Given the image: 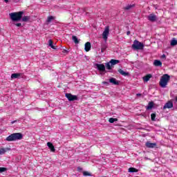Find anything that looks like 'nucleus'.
Segmentation results:
<instances>
[{"label": "nucleus", "instance_id": "obj_1", "mask_svg": "<svg viewBox=\"0 0 177 177\" xmlns=\"http://www.w3.org/2000/svg\"><path fill=\"white\" fill-rule=\"evenodd\" d=\"M23 15H24V11L15 12L9 14V17H10V20L13 21H20L21 18L24 17Z\"/></svg>", "mask_w": 177, "mask_h": 177}, {"label": "nucleus", "instance_id": "obj_2", "mask_svg": "<svg viewBox=\"0 0 177 177\" xmlns=\"http://www.w3.org/2000/svg\"><path fill=\"white\" fill-rule=\"evenodd\" d=\"M21 139H23V134L20 133H12L10 134V136H8L6 140L8 142H13L17 140H21Z\"/></svg>", "mask_w": 177, "mask_h": 177}, {"label": "nucleus", "instance_id": "obj_3", "mask_svg": "<svg viewBox=\"0 0 177 177\" xmlns=\"http://www.w3.org/2000/svg\"><path fill=\"white\" fill-rule=\"evenodd\" d=\"M169 80H170V76L167 74H165L160 79V82H159L160 86H161V88H165Z\"/></svg>", "mask_w": 177, "mask_h": 177}, {"label": "nucleus", "instance_id": "obj_4", "mask_svg": "<svg viewBox=\"0 0 177 177\" xmlns=\"http://www.w3.org/2000/svg\"><path fill=\"white\" fill-rule=\"evenodd\" d=\"M131 48L136 50H142L144 48V44H142V42L136 40L131 45Z\"/></svg>", "mask_w": 177, "mask_h": 177}, {"label": "nucleus", "instance_id": "obj_5", "mask_svg": "<svg viewBox=\"0 0 177 177\" xmlns=\"http://www.w3.org/2000/svg\"><path fill=\"white\" fill-rule=\"evenodd\" d=\"M65 97L68 100L69 102H75L78 100L77 95H73L71 93L65 94Z\"/></svg>", "mask_w": 177, "mask_h": 177}, {"label": "nucleus", "instance_id": "obj_6", "mask_svg": "<svg viewBox=\"0 0 177 177\" xmlns=\"http://www.w3.org/2000/svg\"><path fill=\"white\" fill-rule=\"evenodd\" d=\"M109 35V27L106 26L104 29V31H103V33H102V38L104 40V41H107L108 35Z\"/></svg>", "mask_w": 177, "mask_h": 177}, {"label": "nucleus", "instance_id": "obj_7", "mask_svg": "<svg viewBox=\"0 0 177 177\" xmlns=\"http://www.w3.org/2000/svg\"><path fill=\"white\" fill-rule=\"evenodd\" d=\"M95 67L97 68V70H98L100 72L104 73L106 71V67L103 64H95Z\"/></svg>", "mask_w": 177, "mask_h": 177}, {"label": "nucleus", "instance_id": "obj_8", "mask_svg": "<svg viewBox=\"0 0 177 177\" xmlns=\"http://www.w3.org/2000/svg\"><path fill=\"white\" fill-rule=\"evenodd\" d=\"M174 106V104H172L171 101H167V102H166V104H165L163 109L165 110L166 109H172V107Z\"/></svg>", "mask_w": 177, "mask_h": 177}, {"label": "nucleus", "instance_id": "obj_9", "mask_svg": "<svg viewBox=\"0 0 177 177\" xmlns=\"http://www.w3.org/2000/svg\"><path fill=\"white\" fill-rule=\"evenodd\" d=\"M148 20L149 21H151V22H155L157 20V17L156 15H155L154 14H150L148 16Z\"/></svg>", "mask_w": 177, "mask_h": 177}, {"label": "nucleus", "instance_id": "obj_10", "mask_svg": "<svg viewBox=\"0 0 177 177\" xmlns=\"http://www.w3.org/2000/svg\"><path fill=\"white\" fill-rule=\"evenodd\" d=\"M21 76H23V73H13L10 75V79L14 80V79H19Z\"/></svg>", "mask_w": 177, "mask_h": 177}, {"label": "nucleus", "instance_id": "obj_11", "mask_svg": "<svg viewBox=\"0 0 177 177\" xmlns=\"http://www.w3.org/2000/svg\"><path fill=\"white\" fill-rule=\"evenodd\" d=\"M109 83L112 84V85L114 86H118L119 85V81L117 80V79L112 77L109 79Z\"/></svg>", "mask_w": 177, "mask_h": 177}, {"label": "nucleus", "instance_id": "obj_12", "mask_svg": "<svg viewBox=\"0 0 177 177\" xmlns=\"http://www.w3.org/2000/svg\"><path fill=\"white\" fill-rule=\"evenodd\" d=\"M145 146L149 149H154L155 147H156V143H151L148 141L145 144Z\"/></svg>", "mask_w": 177, "mask_h": 177}, {"label": "nucleus", "instance_id": "obj_13", "mask_svg": "<svg viewBox=\"0 0 177 177\" xmlns=\"http://www.w3.org/2000/svg\"><path fill=\"white\" fill-rule=\"evenodd\" d=\"M91 50V43L87 41L84 44V51L88 52Z\"/></svg>", "mask_w": 177, "mask_h": 177}, {"label": "nucleus", "instance_id": "obj_14", "mask_svg": "<svg viewBox=\"0 0 177 177\" xmlns=\"http://www.w3.org/2000/svg\"><path fill=\"white\" fill-rule=\"evenodd\" d=\"M153 107H154V102H150L148 103V106H145V109H147V111H148L151 110Z\"/></svg>", "mask_w": 177, "mask_h": 177}, {"label": "nucleus", "instance_id": "obj_15", "mask_svg": "<svg viewBox=\"0 0 177 177\" xmlns=\"http://www.w3.org/2000/svg\"><path fill=\"white\" fill-rule=\"evenodd\" d=\"M118 73H119V74H120L121 75H123L124 77L129 76V73L125 72L122 69H118Z\"/></svg>", "mask_w": 177, "mask_h": 177}, {"label": "nucleus", "instance_id": "obj_16", "mask_svg": "<svg viewBox=\"0 0 177 177\" xmlns=\"http://www.w3.org/2000/svg\"><path fill=\"white\" fill-rule=\"evenodd\" d=\"M10 151V148H1L0 149V155H4L7 151Z\"/></svg>", "mask_w": 177, "mask_h": 177}, {"label": "nucleus", "instance_id": "obj_17", "mask_svg": "<svg viewBox=\"0 0 177 177\" xmlns=\"http://www.w3.org/2000/svg\"><path fill=\"white\" fill-rule=\"evenodd\" d=\"M47 145H48V149H50V151H51V152H55V147H54V145H53V143H51V142H48V143H47Z\"/></svg>", "mask_w": 177, "mask_h": 177}, {"label": "nucleus", "instance_id": "obj_18", "mask_svg": "<svg viewBox=\"0 0 177 177\" xmlns=\"http://www.w3.org/2000/svg\"><path fill=\"white\" fill-rule=\"evenodd\" d=\"M162 65V63L158 60V59H155V61H153V66L158 67V66H161Z\"/></svg>", "mask_w": 177, "mask_h": 177}, {"label": "nucleus", "instance_id": "obj_19", "mask_svg": "<svg viewBox=\"0 0 177 177\" xmlns=\"http://www.w3.org/2000/svg\"><path fill=\"white\" fill-rule=\"evenodd\" d=\"M106 64H111L112 66H115V64H119V60L118 59H111V61H109V62L106 63Z\"/></svg>", "mask_w": 177, "mask_h": 177}, {"label": "nucleus", "instance_id": "obj_20", "mask_svg": "<svg viewBox=\"0 0 177 177\" xmlns=\"http://www.w3.org/2000/svg\"><path fill=\"white\" fill-rule=\"evenodd\" d=\"M30 19V16H24V17H21L20 21H21L23 22H26V21H28Z\"/></svg>", "mask_w": 177, "mask_h": 177}, {"label": "nucleus", "instance_id": "obj_21", "mask_svg": "<svg viewBox=\"0 0 177 177\" xmlns=\"http://www.w3.org/2000/svg\"><path fill=\"white\" fill-rule=\"evenodd\" d=\"M151 77L152 76L151 74H148L145 75V77H142V80H144V82H148V81L150 80V78H151Z\"/></svg>", "mask_w": 177, "mask_h": 177}, {"label": "nucleus", "instance_id": "obj_22", "mask_svg": "<svg viewBox=\"0 0 177 177\" xmlns=\"http://www.w3.org/2000/svg\"><path fill=\"white\" fill-rule=\"evenodd\" d=\"M48 46H50V48H51L54 50H57L56 46H55L53 44V40H51V39H48Z\"/></svg>", "mask_w": 177, "mask_h": 177}, {"label": "nucleus", "instance_id": "obj_23", "mask_svg": "<svg viewBox=\"0 0 177 177\" xmlns=\"http://www.w3.org/2000/svg\"><path fill=\"white\" fill-rule=\"evenodd\" d=\"M138 171V170L135 167H130L129 169H128V172H130V173H136Z\"/></svg>", "mask_w": 177, "mask_h": 177}, {"label": "nucleus", "instance_id": "obj_24", "mask_svg": "<svg viewBox=\"0 0 177 177\" xmlns=\"http://www.w3.org/2000/svg\"><path fill=\"white\" fill-rule=\"evenodd\" d=\"M118 119L117 118H109V120H108V122H109V123L111 124H113L115 122H118Z\"/></svg>", "mask_w": 177, "mask_h": 177}, {"label": "nucleus", "instance_id": "obj_25", "mask_svg": "<svg viewBox=\"0 0 177 177\" xmlns=\"http://www.w3.org/2000/svg\"><path fill=\"white\" fill-rule=\"evenodd\" d=\"M72 41L75 43V44H78V39L76 36H72Z\"/></svg>", "mask_w": 177, "mask_h": 177}, {"label": "nucleus", "instance_id": "obj_26", "mask_svg": "<svg viewBox=\"0 0 177 177\" xmlns=\"http://www.w3.org/2000/svg\"><path fill=\"white\" fill-rule=\"evenodd\" d=\"M171 46H175L177 45V40L176 39H172L171 40L170 43Z\"/></svg>", "mask_w": 177, "mask_h": 177}, {"label": "nucleus", "instance_id": "obj_27", "mask_svg": "<svg viewBox=\"0 0 177 177\" xmlns=\"http://www.w3.org/2000/svg\"><path fill=\"white\" fill-rule=\"evenodd\" d=\"M55 19V17L53 16H48V19L46 20V22L50 23L52 21H53Z\"/></svg>", "mask_w": 177, "mask_h": 177}, {"label": "nucleus", "instance_id": "obj_28", "mask_svg": "<svg viewBox=\"0 0 177 177\" xmlns=\"http://www.w3.org/2000/svg\"><path fill=\"white\" fill-rule=\"evenodd\" d=\"M132 8H134V5H128L127 6L124 7V10H131Z\"/></svg>", "mask_w": 177, "mask_h": 177}, {"label": "nucleus", "instance_id": "obj_29", "mask_svg": "<svg viewBox=\"0 0 177 177\" xmlns=\"http://www.w3.org/2000/svg\"><path fill=\"white\" fill-rule=\"evenodd\" d=\"M112 64H109V63H106V70H111L112 69Z\"/></svg>", "mask_w": 177, "mask_h": 177}, {"label": "nucleus", "instance_id": "obj_30", "mask_svg": "<svg viewBox=\"0 0 177 177\" xmlns=\"http://www.w3.org/2000/svg\"><path fill=\"white\" fill-rule=\"evenodd\" d=\"M156 117V114L155 113H151V121L155 122V118Z\"/></svg>", "mask_w": 177, "mask_h": 177}, {"label": "nucleus", "instance_id": "obj_31", "mask_svg": "<svg viewBox=\"0 0 177 177\" xmlns=\"http://www.w3.org/2000/svg\"><path fill=\"white\" fill-rule=\"evenodd\" d=\"M7 171V168L6 167H0V174L3 173L4 171Z\"/></svg>", "mask_w": 177, "mask_h": 177}, {"label": "nucleus", "instance_id": "obj_32", "mask_svg": "<svg viewBox=\"0 0 177 177\" xmlns=\"http://www.w3.org/2000/svg\"><path fill=\"white\" fill-rule=\"evenodd\" d=\"M83 176H91V174L88 171H83Z\"/></svg>", "mask_w": 177, "mask_h": 177}, {"label": "nucleus", "instance_id": "obj_33", "mask_svg": "<svg viewBox=\"0 0 177 177\" xmlns=\"http://www.w3.org/2000/svg\"><path fill=\"white\" fill-rule=\"evenodd\" d=\"M14 25H15V26H17V27H22L21 23L14 24Z\"/></svg>", "mask_w": 177, "mask_h": 177}, {"label": "nucleus", "instance_id": "obj_34", "mask_svg": "<svg viewBox=\"0 0 177 177\" xmlns=\"http://www.w3.org/2000/svg\"><path fill=\"white\" fill-rule=\"evenodd\" d=\"M102 84L103 85H106V86L109 85V84L108 82H102Z\"/></svg>", "mask_w": 177, "mask_h": 177}, {"label": "nucleus", "instance_id": "obj_35", "mask_svg": "<svg viewBox=\"0 0 177 177\" xmlns=\"http://www.w3.org/2000/svg\"><path fill=\"white\" fill-rule=\"evenodd\" d=\"M82 171V168L81 167H77V171Z\"/></svg>", "mask_w": 177, "mask_h": 177}, {"label": "nucleus", "instance_id": "obj_36", "mask_svg": "<svg viewBox=\"0 0 177 177\" xmlns=\"http://www.w3.org/2000/svg\"><path fill=\"white\" fill-rule=\"evenodd\" d=\"M104 50H106V48H101V52L102 53L104 52Z\"/></svg>", "mask_w": 177, "mask_h": 177}, {"label": "nucleus", "instance_id": "obj_37", "mask_svg": "<svg viewBox=\"0 0 177 177\" xmlns=\"http://www.w3.org/2000/svg\"><path fill=\"white\" fill-rule=\"evenodd\" d=\"M136 96H138V97L142 96V94L141 93H138V94H136Z\"/></svg>", "mask_w": 177, "mask_h": 177}, {"label": "nucleus", "instance_id": "obj_38", "mask_svg": "<svg viewBox=\"0 0 177 177\" xmlns=\"http://www.w3.org/2000/svg\"><path fill=\"white\" fill-rule=\"evenodd\" d=\"M131 34L130 31L127 32V35H129Z\"/></svg>", "mask_w": 177, "mask_h": 177}, {"label": "nucleus", "instance_id": "obj_39", "mask_svg": "<svg viewBox=\"0 0 177 177\" xmlns=\"http://www.w3.org/2000/svg\"><path fill=\"white\" fill-rule=\"evenodd\" d=\"M162 58H165V57H165V55H162Z\"/></svg>", "mask_w": 177, "mask_h": 177}, {"label": "nucleus", "instance_id": "obj_40", "mask_svg": "<svg viewBox=\"0 0 177 177\" xmlns=\"http://www.w3.org/2000/svg\"><path fill=\"white\" fill-rule=\"evenodd\" d=\"M4 2H6V3H8V0H4Z\"/></svg>", "mask_w": 177, "mask_h": 177}, {"label": "nucleus", "instance_id": "obj_41", "mask_svg": "<svg viewBox=\"0 0 177 177\" xmlns=\"http://www.w3.org/2000/svg\"><path fill=\"white\" fill-rule=\"evenodd\" d=\"M176 102H177V97H176Z\"/></svg>", "mask_w": 177, "mask_h": 177}, {"label": "nucleus", "instance_id": "obj_42", "mask_svg": "<svg viewBox=\"0 0 177 177\" xmlns=\"http://www.w3.org/2000/svg\"><path fill=\"white\" fill-rule=\"evenodd\" d=\"M136 177H139V176H136Z\"/></svg>", "mask_w": 177, "mask_h": 177}]
</instances>
